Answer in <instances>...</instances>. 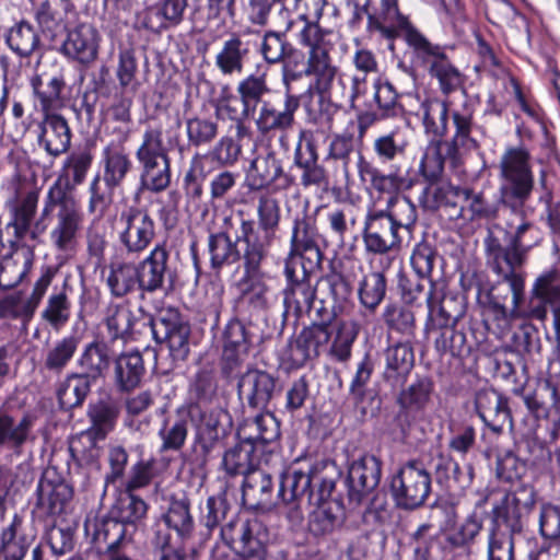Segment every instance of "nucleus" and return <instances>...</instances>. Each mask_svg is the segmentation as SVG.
Here are the masks:
<instances>
[{
  "label": "nucleus",
  "mask_w": 560,
  "mask_h": 560,
  "mask_svg": "<svg viewBox=\"0 0 560 560\" xmlns=\"http://www.w3.org/2000/svg\"><path fill=\"white\" fill-rule=\"evenodd\" d=\"M136 322L137 316L129 306L110 303L102 319L103 330L100 334V339L114 348H121L135 340Z\"/></svg>",
  "instance_id": "16"
},
{
  "label": "nucleus",
  "mask_w": 560,
  "mask_h": 560,
  "mask_svg": "<svg viewBox=\"0 0 560 560\" xmlns=\"http://www.w3.org/2000/svg\"><path fill=\"white\" fill-rule=\"evenodd\" d=\"M37 202L38 192L34 190L27 191L18 199L12 210V219L7 225V229L13 230L15 242H20L26 236H30L33 241L37 240L42 222L38 221L35 229H31L37 210Z\"/></svg>",
  "instance_id": "27"
},
{
  "label": "nucleus",
  "mask_w": 560,
  "mask_h": 560,
  "mask_svg": "<svg viewBox=\"0 0 560 560\" xmlns=\"http://www.w3.org/2000/svg\"><path fill=\"white\" fill-rule=\"evenodd\" d=\"M401 230L387 219L383 211L370 212L366 215L363 242L368 253L386 255L397 253L401 247Z\"/></svg>",
  "instance_id": "11"
},
{
  "label": "nucleus",
  "mask_w": 560,
  "mask_h": 560,
  "mask_svg": "<svg viewBox=\"0 0 560 560\" xmlns=\"http://www.w3.org/2000/svg\"><path fill=\"white\" fill-rule=\"evenodd\" d=\"M28 265L30 260L18 252L3 257L0 261V287L7 290L16 287L25 277Z\"/></svg>",
  "instance_id": "60"
},
{
  "label": "nucleus",
  "mask_w": 560,
  "mask_h": 560,
  "mask_svg": "<svg viewBox=\"0 0 560 560\" xmlns=\"http://www.w3.org/2000/svg\"><path fill=\"white\" fill-rule=\"evenodd\" d=\"M360 178L363 182H370L371 187L381 194H399L405 184V179L396 173L383 174L373 163L365 160L362 153H359L357 162Z\"/></svg>",
  "instance_id": "39"
},
{
  "label": "nucleus",
  "mask_w": 560,
  "mask_h": 560,
  "mask_svg": "<svg viewBox=\"0 0 560 560\" xmlns=\"http://www.w3.org/2000/svg\"><path fill=\"white\" fill-rule=\"evenodd\" d=\"M261 450L250 443H238L229 448L222 459V467L229 476L242 475L244 478L262 464L258 457Z\"/></svg>",
  "instance_id": "31"
},
{
  "label": "nucleus",
  "mask_w": 560,
  "mask_h": 560,
  "mask_svg": "<svg viewBox=\"0 0 560 560\" xmlns=\"http://www.w3.org/2000/svg\"><path fill=\"white\" fill-rule=\"evenodd\" d=\"M127 525L119 520H103L95 525L93 540L96 548L106 553L110 550H119L124 548Z\"/></svg>",
  "instance_id": "49"
},
{
  "label": "nucleus",
  "mask_w": 560,
  "mask_h": 560,
  "mask_svg": "<svg viewBox=\"0 0 560 560\" xmlns=\"http://www.w3.org/2000/svg\"><path fill=\"white\" fill-rule=\"evenodd\" d=\"M93 381L82 373H71L59 384L57 397L61 408L70 410L83 404Z\"/></svg>",
  "instance_id": "40"
},
{
  "label": "nucleus",
  "mask_w": 560,
  "mask_h": 560,
  "mask_svg": "<svg viewBox=\"0 0 560 560\" xmlns=\"http://www.w3.org/2000/svg\"><path fill=\"white\" fill-rule=\"evenodd\" d=\"M38 142L51 156L65 153L71 142V131L67 120L59 114L45 112Z\"/></svg>",
  "instance_id": "26"
},
{
  "label": "nucleus",
  "mask_w": 560,
  "mask_h": 560,
  "mask_svg": "<svg viewBox=\"0 0 560 560\" xmlns=\"http://www.w3.org/2000/svg\"><path fill=\"white\" fill-rule=\"evenodd\" d=\"M299 107L296 98L289 96L285 101L283 110H276L273 108L264 106L257 119V126L262 132H268L275 129L290 128L294 121V113Z\"/></svg>",
  "instance_id": "53"
},
{
  "label": "nucleus",
  "mask_w": 560,
  "mask_h": 560,
  "mask_svg": "<svg viewBox=\"0 0 560 560\" xmlns=\"http://www.w3.org/2000/svg\"><path fill=\"white\" fill-rule=\"evenodd\" d=\"M71 497V489L63 482L54 483L49 480H40L38 483L37 506L48 515L60 514Z\"/></svg>",
  "instance_id": "43"
},
{
  "label": "nucleus",
  "mask_w": 560,
  "mask_h": 560,
  "mask_svg": "<svg viewBox=\"0 0 560 560\" xmlns=\"http://www.w3.org/2000/svg\"><path fill=\"white\" fill-rule=\"evenodd\" d=\"M155 235V222L147 209L130 206L121 211L118 219V236L128 256L142 255Z\"/></svg>",
  "instance_id": "6"
},
{
  "label": "nucleus",
  "mask_w": 560,
  "mask_h": 560,
  "mask_svg": "<svg viewBox=\"0 0 560 560\" xmlns=\"http://www.w3.org/2000/svg\"><path fill=\"white\" fill-rule=\"evenodd\" d=\"M230 424L231 418L224 409L220 407L207 409L200 413L197 434L215 435L221 439L226 434Z\"/></svg>",
  "instance_id": "63"
},
{
  "label": "nucleus",
  "mask_w": 560,
  "mask_h": 560,
  "mask_svg": "<svg viewBox=\"0 0 560 560\" xmlns=\"http://www.w3.org/2000/svg\"><path fill=\"white\" fill-rule=\"evenodd\" d=\"M276 390L277 380L266 371L249 369L238 378V396L254 409L267 408Z\"/></svg>",
  "instance_id": "18"
},
{
  "label": "nucleus",
  "mask_w": 560,
  "mask_h": 560,
  "mask_svg": "<svg viewBox=\"0 0 560 560\" xmlns=\"http://www.w3.org/2000/svg\"><path fill=\"white\" fill-rule=\"evenodd\" d=\"M103 180L110 188L119 187L130 172L132 163L121 145L109 144L103 151Z\"/></svg>",
  "instance_id": "38"
},
{
  "label": "nucleus",
  "mask_w": 560,
  "mask_h": 560,
  "mask_svg": "<svg viewBox=\"0 0 560 560\" xmlns=\"http://www.w3.org/2000/svg\"><path fill=\"white\" fill-rule=\"evenodd\" d=\"M79 345L80 338L74 335L57 340L45 354L44 368L56 374L62 373L77 353Z\"/></svg>",
  "instance_id": "47"
},
{
  "label": "nucleus",
  "mask_w": 560,
  "mask_h": 560,
  "mask_svg": "<svg viewBox=\"0 0 560 560\" xmlns=\"http://www.w3.org/2000/svg\"><path fill=\"white\" fill-rule=\"evenodd\" d=\"M386 293V278L381 271L365 275L360 283L359 298L361 303L374 310L384 300Z\"/></svg>",
  "instance_id": "57"
},
{
  "label": "nucleus",
  "mask_w": 560,
  "mask_h": 560,
  "mask_svg": "<svg viewBox=\"0 0 560 560\" xmlns=\"http://www.w3.org/2000/svg\"><path fill=\"white\" fill-rule=\"evenodd\" d=\"M432 390V381L420 378L400 393L398 402L401 408L420 410L430 401Z\"/></svg>",
  "instance_id": "64"
},
{
  "label": "nucleus",
  "mask_w": 560,
  "mask_h": 560,
  "mask_svg": "<svg viewBox=\"0 0 560 560\" xmlns=\"http://www.w3.org/2000/svg\"><path fill=\"white\" fill-rule=\"evenodd\" d=\"M382 211L401 231H406L408 234L411 233L417 221V209L406 196L400 194L390 196L386 210Z\"/></svg>",
  "instance_id": "52"
},
{
  "label": "nucleus",
  "mask_w": 560,
  "mask_h": 560,
  "mask_svg": "<svg viewBox=\"0 0 560 560\" xmlns=\"http://www.w3.org/2000/svg\"><path fill=\"white\" fill-rule=\"evenodd\" d=\"M258 228L252 220H240L241 235L237 241L245 247L269 252L280 221V208L277 200L260 198L257 208Z\"/></svg>",
  "instance_id": "9"
},
{
  "label": "nucleus",
  "mask_w": 560,
  "mask_h": 560,
  "mask_svg": "<svg viewBox=\"0 0 560 560\" xmlns=\"http://www.w3.org/2000/svg\"><path fill=\"white\" fill-rule=\"evenodd\" d=\"M423 126L428 133L443 136L447 126V106L439 100L425 101L421 105Z\"/></svg>",
  "instance_id": "61"
},
{
  "label": "nucleus",
  "mask_w": 560,
  "mask_h": 560,
  "mask_svg": "<svg viewBox=\"0 0 560 560\" xmlns=\"http://www.w3.org/2000/svg\"><path fill=\"white\" fill-rule=\"evenodd\" d=\"M278 180H283L284 186L288 185L281 164L273 153L258 155L254 159L247 173V183L250 189L259 190L276 184Z\"/></svg>",
  "instance_id": "34"
},
{
  "label": "nucleus",
  "mask_w": 560,
  "mask_h": 560,
  "mask_svg": "<svg viewBox=\"0 0 560 560\" xmlns=\"http://www.w3.org/2000/svg\"><path fill=\"white\" fill-rule=\"evenodd\" d=\"M511 210L513 218L505 223L506 245L489 234L485 240V249L489 268L509 283L513 314L518 315L517 305L524 300L525 281L515 270L524 265L528 252L541 243V232L526 218L523 207Z\"/></svg>",
  "instance_id": "2"
},
{
  "label": "nucleus",
  "mask_w": 560,
  "mask_h": 560,
  "mask_svg": "<svg viewBox=\"0 0 560 560\" xmlns=\"http://www.w3.org/2000/svg\"><path fill=\"white\" fill-rule=\"evenodd\" d=\"M107 285L116 298H122L138 285V271L136 265L119 262L110 268L107 277Z\"/></svg>",
  "instance_id": "55"
},
{
  "label": "nucleus",
  "mask_w": 560,
  "mask_h": 560,
  "mask_svg": "<svg viewBox=\"0 0 560 560\" xmlns=\"http://www.w3.org/2000/svg\"><path fill=\"white\" fill-rule=\"evenodd\" d=\"M322 285L329 294V298L323 300V303H326L334 314L341 312L351 296L352 288L349 282L342 275L334 273L326 277Z\"/></svg>",
  "instance_id": "58"
},
{
  "label": "nucleus",
  "mask_w": 560,
  "mask_h": 560,
  "mask_svg": "<svg viewBox=\"0 0 560 560\" xmlns=\"http://www.w3.org/2000/svg\"><path fill=\"white\" fill-rule=\"evenodd\" d=\"M33 429V417L24 415L16 419L7 410L0 409V448L21 454Z\"/></svg>",
  "instance_id": "28"
},
{
  "label": "nucleus",
  "mask_w": 560,
  "mask_h": 560,
  "mask_svg": "<svg viewBox=\"0 0 560 560\" xmlns=\"http://www.w3.org/2000/svg\"><path fill=\"white\" fill-rule=\"evenodd\" d=\"M113 348L102 339L89 343L79 359L80 373L86 375L93 382L103 376L109 368L110 350Z\"/></svg>",
  "instance_id": "37"
},
{
  "label": "nucleus",
  "mask_w": 560,
  "mask_h": 560,
  "mask_svg": "<svg viewBox=\"0 0 560 560\" xmlns=\"http://www.w3.org/2000/svg\"><path fill=\"white\" fill-rule=\"evenodd\" d=\"M84 215L75 198L62 185L55 183L47 192L39 222H46L54 248L63 255L72 254L79 244Z\"/></svg>",
  "instance_id": "4"
},
{
  "label": "nucleus",
  "mask_w": 560,
  "mask_h": 560,
  "mask_svg": "<svg viewBox=\"0 0 560 560\" xmlns=\"http://www.w3.org/2000/svg\"><path fill=\"white\" fill-rule=\"evenodd\" d=\"M476 409L486 425L494 433L512 422L508 399L494 389H482L476 395Z\"/></svg>",
  "instance_id": "23"
},
{
  "label": "nucleus",
  "mask_w": 560,
  "mask_h": 560,
  "mask_svg": "<svg viewBox=\"0 0 560 560\" xmlns=\"http://www.w3.org/2000/svg\"><path fill=\"white\" fill-rule=\"evenodd\" d=\"M257 49L244 35L232 33L215 56L220 70H244L255 66Z\"/></svg>",
  "instance_id": "22"
},
{
  "label": "nucleus",
  "mask_w": 560,
  "mask_h": 560,
  "mask_svg": "<svg viewBox=\"0 0 560 560\" xmlns=\"http://www.w3.org/2000/svg\"><path fill=\"white\" fill-rule=\"evenodd\" d=\"M312 467L307 470L290 469L282 475L278 497L292 508L288 514L294 523L303 520L302 506L310 505L312 495Z\"/></svg>",
  "instance_id": "12"
},
{
  "label": "nucleus",
  "mask_w": 560,
  "mask_h": 560,
  "mask_svg": "<svg viewBox=\"0 0 560 560\" xmlns=\"http://www.w3.org/2000/svg\"><path fill=\"white\" fill-rule=\"evenodd\" d=\"M40 316L56 331L65 327L71 318V302L67 292L62 290L51 294Z\"/></svg>",
  "instance_id": "54"
},
{
  "label": "nucleus",
  "mask_w": 560,
  "mask_h": 560,
  "mask_svg": "<svg viewBox=\"0 0 560 560\" xmlns=\"http://www.w3.org/2000/svg\"><path fill=\"white\" fill-rule=\"evenodd\" d=\"M315 506L316 510L312 513L310 528L316 535L331 533L342 524L345 512L339 501L334 500Z\"/></svg>",
  "instance_id": "50"
},
{
  "label": "nucleus",
  "mask_w": 560,
  "mask_h": 560,
  "mask_svg": "<svg viewBox=\"0 0 560 560\" xmlns=\"http://www.w3.org/2000/svg\"><path fill=\"white\" fill-rule=\"evenodd\" d=\"M268 253L269 252L244 247V276L237 283V288L243 296L266 283L262 262L267 259Z\"/></svg>",
  "instance_id": "41"
},
{
  "label": "nucleus",
  "mask_w": 560,
  "mask_h": 560,
  "mask_svg": "<svg viewBox=\"0 0 560 560\" xmlns=\"http://www.w3.org/2000/svg\"><path fill=\"white\" fill-rule=\"evenodd\" d=\"M357 10H361L368 16V32L378 34L388 40L389 48L394 50V42L402 38L412 50L415 57L429 70H457L455 66V48L453 46H440L431 43L404 14L398 0H380L378 8L371 13L370 0H352Z\"/></svg>",
  "instance_id": "1"
},
{
  "label": "nucleus",
  "mask_w": 560,
  "mask_h": 560,
  "mask_svg": "<svg viewBox=\"0 0 560 560\" xmlns=\"http://www.w3.org/2000/svg\"><path fill=\"white\" fill-rule=\"evenodd\" d=\"M231 506L224 495L207 500L203 524L208 529L221 525L224 545L215 544L211 560H267L268 529L258 518L232 517Z\"/></svg>",
  "instance_id": "3"
},
{
  "label": "nucleus",
  "mask_w": 560,
  "mask_h": 560,
  "mask_svg": "<svg viewBox=\"0 0 560 560\" xmlns=\"http://www.w3.org/2000/svg\"><path fill=\"white\" fill-rule=\"evenodd\" d=\"M34 539L35 537L26 532L23 517L14 514L9 525L0 533V559L23 560Z\"/></svg>",
  "instance_id": "24"
},
{
  "label": "nucleus",
  "mask_w": 560,
  "mask_h": 560,
  "mask_svg": "<svg viewBox=\"0 0 560 560\" xmlns=\"http://www.w3.org/2000/svg\"><path fill=\"white\" fill-rule=\"evenodd\" d=\"M522 302L517 305L518 315L513 314V307L509 316L511 318H533L544 322L547 318V305L551 307L560 304V275L556 270H549L540 275L534 282L530 291V300L527 311L521 310Z\"/></svg>",
  "instance_id": "10"
},
{
  "label": "nucleus",
  "mask_w": 560,
  "mask_h": 560,
  "mask_svg": "<svg viewBox=\"0 0 560 560\" xmlns=\"http://www.w3.org/2000/svg\"><path fill=\"white\" fill-rule=\"evenodd\" d=\"M62 43L61 52L82 66L93 63L98 55L100 35L90 23H80L73 30H68Z\"/></svg>",
  "instance_id": "17"
},
{
  "label": "nucleus",
  "mask_w": 560,
  "mask_h": 560,
  "mask_svg": "<svg viewBox=\"0 0 560 560\" xmlns=\"http://www.w3.org/2000/svg\"><path fill=\"white\" fill-rule=\"evenodd\" d=\"M159 527L165 528L167 534L174 529L179 536L189 535L194 527L189 503L183 500L172 501L167 512L155 523L153 532H156Z\"/></svg>",
  "instance_id": "46"
},
{
  "label": "nucleus",
  "mask_w": 560,
  "mask_h": 560,
  "mask_svg": "<svg viewBox=\"0 0 560 560\" xmlns=\"http://www.w3.org/2000/svg\"><path fill=\"white\" fill-rule=\"evenodd\" d=\"M518 534L493 520L488 537V560H514V536Z\"/></svg>",
  "instance_id": "51"
},
{
  "label": "nucleus",
  "mask_w": 560,
  "mask_h": 560,
  "mask_svg": "<svg viewBox=\"0 0 560 560\" xmlns=\"http://www.w3.org/2000/svg\"><path fill=\"white\" fill-rule=\"evenodd\" d=\"M290 276L295 277V282H288L284 290L285 313H292L296 318L310 313L315 300V288L311 281H303V277H296L293 270Z\"/></svg>",
  "instance_id": "35"
},
{
  "label": "nucleus",
  "mask_w": 560,
  "mask_h": 560,
  "mask_svg": "<svg viewBox=\"0 0 560 560\" xmlns=\"http://www.w3.org/2000/svg\"><path fill=\"white\" fill-rule=\"evenodd\" d=\"M120 415V404L113 397H105L89 405L90 428L83 433L89 439L104 440L112 432Z\"/></svg>",
  "instance_id": "25"
},
{
  "label": "nucleus",
  "mask_w": 560,
  "mask_h": 560,
  "mask_svg": "<svg viewBox=\"0 0 560 560\" xmlns=\"http://www.w3.org/2000/svg\"><path fill=\"white\" fill-rule=\"evenodd\" d=\"M156 342L165 345L173 361H185L190 352V326L175 308H164L150 322Z\"/></svg>",
  "instance_id": "8"
},
{
  "label": "nucleus",
  "mask_w": 560,
  "mask_h": 560,
  "mask_svg": "<svg viewBox=\"0 0 560 560\" xmlns=\"http://www.w3.org/2000/svg\"><path fill=\"white\" fill-rule=\"evenodd\" d=\"M243 501L254 509H264L273 503V483L271 475L259 465L244 478Z\"/></svg>",
  "instance_id": "30"
},
{
  "label": "nucleus",
  "mask_w": 560,
  "mask_h": 560,
  "mask_svg": "<svg viewBox=\"0 0 560 560\" xmlns=\"http://www.w3.org/2000/svg\"><path fill=\"white\" fill-rule=\"evenodd\" d=\"M79 16L73 2L44 0L34 8V19L44 35L51 38L68 32Z\"/></svg>",
  "instance_id": "14"
},
{
  "label": "nucleus",
  "mask_w": 560,
  "mask_h": 560,
  "mask_svg": "<svg viewBox=\"0 0 560 560\" xmlns=\"http://www.w3.org/2000/svg\"><path fill=\"white\" fill-rule=\"evenodd\" d=\"M142 165L141 185L143 188L160 192L165 190L171 183L170 160L150 162Z\"/></svg>",
  "instance_id": "62"
},
{
  "label": "nucleus",
  "mask_w": 560,
  "mask_h": 560,
  "mask_svg": "<svg viewBox=\"0 0 560 560\" xmlns=\"http://www.w3.org/2000/svg\"><path fill=\"white\" fill-rule=\"evenodd\" d=\"M306 150L308 155L303 156L301 143H299L295 154L294 163L303 171L301 182L304 187H328L329 176L324 166L318 164V153L313 141H306Z\"/></svg>",
  "instance_id": "36"
},
{
  "label": "nucleus",
  "mask_w": 560,
  "mask_h": 560,
  "mask_svg": "<svg viewBox=\"0 0 560 560\" xmlns=\"http://www.w3.org/2000/svg\"><path fill=\"white\" fill-rule=\"evenodd\" d=\"M238 243L241 242L237 238L232 241L228 231L211 234L208 241V249L212 268L220 269L243 258V254L237 248Z\"/></svg>",
  "instance_id": "42"
},
{
  "label": "nucleus",
  "mask_w": 560,
  "mask_h": 560,
  "mask_svg": "<svg viewBox=\"0 0 560 560\" xmlns=\"http://www.w3.org/2000/svg\"><path fill=\"white\" fill-rule=\"evenodd\" d=\"M535 505V491L532 486L520 485L505 497L501 506L493 509V520L501 522L512 533H523L524 518Z\"/></svg>",
  "instance_id": "15"
},
{
  "label": "nucleus",
  "mask_w": 560,
  "mask_h": 560,
  "mask_svg": "<svg viewBox=\"0 0 560 560\" xmlns=\"http://www.w3.org/2000/svg\"><path fill=\"white\" fill-rule=\"evenodd\" d=\"M144 372V363L140 352L121 353L115 360V385L119 392H130L140 385Z\"/></svg>",
  "instance_id": "33"
},
{
  "label": "nucleus",
  "mask_w": 560,
  "mask_h": 560,
  "mask_svg": "<svg viewBox=\"0 0 560 560\" xmlns=\"http://www.w3.org/2000/svg\"><path fill=\"white\" fill-rule=\"evenodd\" d=\"M500 200L510 209L524 207L534 188V176L529 165V153L526 149L510 148L503 154L501 162Z\"/></svg>",
  "instance_id": "5"
},
{
  "label": "nucleus",
  "mask_w": 560,
  "mask_h": 560,
  "mask_svg": "<svg viewBox=\"0 0 560 560\" xmlns=\"http://www.w3.org/2000/svg\"><path fill=\"white\" fill-rule=\"evenodd\" d=\"M330 340L328 325L314 324L304 328L295 339L291 349L292 359L298 364H303L307 360L317 358L320 350L326 348Z\"/></svg>",
  "instance_id": "29"
},
{
  "label": "nucleus",
  "mask_w": 560,
  "mask_h": 560,
  "mask_svg": "<svg viewBox=\"0 0 560 560\" xmlns=\"http://www.w3.org/2000/svg\"><path fill=\"white\" fill-rule=\"evenodd\" d=\"M427 304L432 329L444 330L455 327L457 322L465 314V303L463 299L452 294H445L439 299L433 282H431V291L428 294Z\"/></svg>",
  "instance_id": "21"
},
{
  "label": "nucleus",
  "mask_w": 560,
  "mask_h": 560,
  "mask_svg": "<svg viewBox=\"0 0 560 560\" xmlns=\"http://www.w3.org/2000/svg\"><path fill=\"white\" fill-rule=\"evenodd\" d=\"M318 241L319 235L314 220L307 217L295 219L290 253L307 260L306 269H320L322 267L323 253Z\"/></svg>",
  "instance_id": "19"
},
{
  "label": "nucleus",
  "mask_w": 560,
  "mask_h": 560,
  "mask_svg": "<svg viewBox=\"0 0 560 560\" xmlns=\"http://www.w3.org/2000/svg\"><path fill=\"white\" fill-rule=\"evenodd\" d=\"M390 489L398 508L416 510L431 492V475L416 462H409L393 477Z\"/></svg>",
  "instance_id": "7"
},
{
  "label": "nucleus",
  "mask_w": 560,
  "mask_h": 560,
  "mask_svg": "<svg viewBox=\"0 0 560 560\" xmlns=\"http://www.w3.org/2000/svg\"><path fill=\"white\" fill-rule=\"evenodd\" d=\"M5 42L20 56H31L38 48L40 39L35 27L22 20L9 28Z\"/></svg>",
  "instance_id": "48"
},
{
  "label": "nucleus",
  "mask_w": 560,
  "mask_h": 560,
  "mask_svg": "<svg viewBox=\"0 0 560 560\" xmlns=\"http://www.w3.org/2000/svg\"><path fill=\"white\" fill-rule=\"evenodd\" d=\"M361 153L355 149V138L353 133L343 132L335 135L329 143L327 162L339 163L337 175L343 178L349 177L351 156Z\"/></svg>",
  "instance_id": "44"
},
{
  "label": "nucleus",
  "mask_w": 560,
  "mask_h": 560,
  "mask_svg": "<svg viewBox=\"0 0 560 560\" xmlns=\"http://www.w3.org/2000/svg\"><path fill=\"white\" fill-rule=\"evenodd\" d=\"M386 368L384 377L393 385L401 384L413 368V349L408 342L389 346L384 353Z\"/></svg>",
  "instance_id": "32"
},
{
  "label": "nucleus",
  "mask_w": 560,
  "mask_h": 560,
  "mask_svg": "<svg viewBox=\"0 0 560 560\" xmlns=\"http://www.w3.org/2000/svg\"><path fill=\"white\" fill-rule=\"evenodd\" d=\"M170 253L165 244H158L150 254L136 265L138 288L142 293H153L163 289L168 273Z\"/></svg>",
  "instance_id": "20"
},
{
  "label": "nucleus",
  "mask_w": 560,
  "mask_h": 560,
  "mask_svg": "<svg viewBox=\"0 0 560 560\" xmlns=\"http://www.w3.org/2000/svg\"><path fill=\"white\" fill-rule=\"evenodd\" d=\"M337 469L334 463L319 460L312 466V495L310 505H319L329 502L328 499L335 489Z\"/></svg>",
  "instance_id": "45"
},
{
  "label": "nucleus",
  "mask_w": 560,
  "mask_h": 560,
  "mask_svg": "<svg viewBox=\"0 0 560 560\" xmlns=\"http://www.w3.org/2000/svg\"><path fill=\"white\" fill-rule=\"evenodd\" d=\"M150 545L156 560H195L173 541L172 534H167L163 527L153 532Z\"/></svg>",
  "instance_id": "59"
},
{
  "label": "nucleus",
  "mask_w": 560,
  "mask_h": 560,
  "mask_svg": "<svg viewBox=\"0 0 560 560\" xmlns=\"http://www.w3.org/2000/svg\"><path fill=\"white\" fill-rule=\"evenodd\" d=\"M261 54L268 63L284 62V70H287L296 51L279 33L268 32L264 37Z\"/></svg>",
  "instance_id": "56"
},
{
  "label": "nucleus",
  "mask_w": 560,
  "mask_h": 560,
  "mask_svg": "<svg viewBox=\"0 0 560 560\" xmlns=\"http://www.w3.org/2000/svg\"><path fill=\"white\" fill-rule=\"evenodd\" d=\"M381 480V462L371 454H364L352 462L348 470V499L359 505L373 492Z\"/></svg>",
  "instance_id": "13"
}]
</instances>
